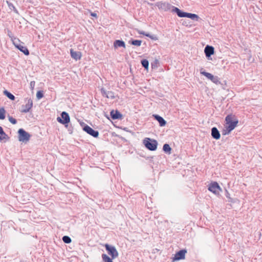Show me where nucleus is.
Returning a JSON list of instances; mask_svg holds the SVG:
<instances>
[{"instance_id": "obj_1", "label": "nucleus", "mask_w": 262, "mask_h": 262, "mask_svg": "<svg viewBox=\"0 0 262 262\" xmlns=\"http://www.w3.org/2000/svg\"><path fill=\"white\" fill-rule=\"evenodd\" d=\"M225 120L228 126L225 130H224L223 134L226 135L229 134L237 126L238 120L233 121L232 116L228 115L226 117Z\"/></svg>"}, {"instance_id": "obj_2", "label": "nucleus", "mask_w": 262, "mask_h": 262, "mask_svg": "<svg viewBox=\"0 0 262 262\" xmlns=\"http://www.w3.org/2000/svg\"><path fill=\"white\" fill-rule=\"evenodd\" d=\"M143 144L147 149L151 151L156 150L157 148L158 142L155 139L145 138L143 140Z\"/></svg>"}, {"instance_id": "obj_3", "label": "nucleus", "mask_w": 262, "mask_h": 262, "mask_svg": "<svg viewBox=\"0 0 262 262\" xmlns=\"http://www.w3.org/2000/svg\"><path fill=\"white\" fill-rule=\"evenodd\" d=\"M155 5L158 8V9L163 11H168L171 10L173 8V6L171 5L168 3L159 2L155 4Z\"/></svg>"}, {"instance_id": "obj_4", "label": "nucleus", "mask_w": 262, "mask_h": 262, "mask_svg": "<svg viewBox=\"0 0 262 262\" xmlns=\"http://www.w3.org/2000/svg\"><path fill=\"white\" fill-rule=\"evenodd\" d=\"M18 140L22 142L28 141L31 137L30 135L23 128H20L18 130Z\"/></svg>"}, {"instance_id": "obj_5", "label": "nucleus", "mask_w": 262, "mask_h": 262, "mask_svg": "<svg viewBox=\"0 0 262 262\" xmlns=\"http://www.w3.org/2000/svg\"><path fill=\"white\" fill-rule=\"evenodd\" d=\"M105 248L107 251L108 254L111 255L112 259H115L118 257L119 253L114 246H110L106 244L105 245Z\"/></svg>"}, {"instance_id": "obj_6", "label": "nucleus", "mask_w": 262, "mask_h": 262, "mask_svg": "<svg viewBox=\"0 0 262 262\" xmlns=\"http://www.w3.org/2000/svg\"><path fill=\"white\" fill-rule=\"evenodd\" d=\"M208 190L215 194H219L220 192L222 191L221 188L216 182H213L210 184Z\"/></svg>"}, {"instance_id": "obj_7", "label": "nucleus", "mask_w": 262, "mask_h": 262, "mask_svg": "<svg viewBox=\"0 0 262 262\" xmlns=\"http://www.w3.org/2000/svg\"><path fill=\"white\" fill-rule=\"evenodd\" d=\"M203 69H201L200 71V73L206 77L208 79L210 80L212 82L218 84L220 83L219 78L217 76H213L211 73L206 72L205 71H204L202 70Z\"/></svg>"}, {"instance_id": "obj_8", "label": "nucleus", "mask_w": 262, "mask_h": 262, "mask_svg": "<svg viewBox=\"0 0 262 262\" xmlns=\"http://www.w3.org/2000/svg\"><path fill=\"white\" fill-rule=\"evenodd\" d=\"M26 101L27 102L26 104L21 106V112L22 113L29 112L33 106V101L31 98L26 99Z\"/></svg>"}, {"instance_id": "obj_9", "label": "nucleus", "mask_w": 262, "mask_h": 262, "mask_svg": "<svg viewBox=\"0 0 262 262\" xmlns=\"http://www.w3.org/2000/svg\"><path fill=\"white\" fill-rule=\"evenodd\" d=\"M83 129L88 134L91 135L92 136L97 138L99 136V132L97 130H94L92 128L88 126V125H85L83 126Z\"/></svg>"}, {"instance_id": "obj_10", "label": "nucleus", "mask_w": 262, "mask_h": 262, "mask_svg": "<svg viewBox=\"0 0 262 262\" xmlns=\"http://www.w3.org/2000/svg\"><path fill=\"white\" fill-rule=\"evenodd\" d=\"M13 42L15 47L25 55H28L29 54V51L26 47L24 46L21 43H17L16 41L13 40Z\"/></svg>"}, {"instance_id": "obj_11", "label": "nucleus", "mask_w": 262, "mask_h": 262, "mask_svg": "<svg viewBox=\"0 0 262 262\" xmlns=\"http://www.w3.org/2000/svg\"><path fill=\"white\" fill-rule=\"evenodd\" d=\"M186 253L187 251L185 249L180 250L174 255V257L173 258V261L184 259L185 258V254Z\"/></svg>"}, {"instance_id": "obj_12", "label": "nucleus", "mask_w": 262, "mask_h": 262, "mask_svg": "<svg viewBox=\"0 0 262 262\" xmlns=\"http://www.w3.org/2000/svg\"><path fill=\"white\" fill-rule=\"evenodd\" d=\"M101 93L103 96L107 98L114 99L115 98L114 93L112 91H106L104 88L101 89Z\"/></svg>"}, {"instance_id": "obj_13", "label": "nucleus", "mask_w": 262, "mask_h": 262, "mask_svg": "<svg viewBox=\"0 0 262 262\" xmlns=\"http://www.w3.org/2000/svg\"><path fill=\"white\" fill-rule=\"evenodd\" d=\"M204 52L206 57L209 59V57L211 55H213L214 53V49L213 47L207 45L205 48Z\"/></svg>"}, {"instance_id": "obj_14", "label": "nucleus", "mask_w": 262, "mask_h": 262, "mask_svg": "<svg viewBox=\"0 0 262 262\" xmlns=\"http://www.w3.org/2000/svg\"><path fill=\"white\" fill-rule=\"evenodd\" d=\"M172 12H174L177 14L178 16L180 17H187L188 13L187 12H183L181 10H180L179 8L173 7L172 9L171 10Z\"/></svg>"}, {"instance_id": "obj_15", "label": "nucleus", "mask_w": 262, "mask_h": 262, "mask_svg": "<svg viewBox=\"0 0 262 262\" xmlns=\"http://www.w3.org/2000/svg\"><path fill=\"white\" fill-rule=\"evenodd\" d=\"M71 57L76 60H79L81 57V53L79 51H75L73 49L70 50Z\"/></svg>"}, {"instance_id": "obj_16", "label": "nucleus", "mask_w": 262, "mask_h": 262, "mask_svg": "<svg viewBox=\"0 0 262 262\" xmlns=\"http://www.w3.org/2000/svg\"><path fill=\"white\" fill-rule=\"evenodd\" d=\"M211 136L214 139L216 140L219 139L220 138V133L216 127H214L212 128Z\"/></svg>"}, {"instance_id": "obj_17", "label": "nucleus", "mask_w": 262, "mask_h": 262, "mask_svg": "<svg viewBox=\"0 0 262 262\" xmlns=\"http://www.w3.org/2000/svg\"><path fill=\"white\" fill-rule=\"evenodd\" d=\"M154 118L158 121L160 126H164L166 125V121L158 115H153Z\"/></svg>"}, {"instance_id": "obj_18", "label": "nucleus", "mask_w": 262, "mask_h": 262, "mask_svg": "<svg viewBox=\"0 0 262 262\" xmlns=\"http://www.w3.org/2000/svg\"><path fill=\"white\" fill-rule=\"evenodd\" d=\"M110 115L113 119H120L122 117L121 114L118 111H112Z\"/></svg>"}, {"instance_id": "obj_19", "label": "nucleus", "mask_w": 262, "mask_h": 262, "mask_svg": "<svg viewBox=\"0 0 262 262\" xmlns=\"http://www.w3.org/2000/svg\"><path fill=\"white\" fill-rule=\"evenodd\" d=\"M114 48H117L118 47H123L125 48V42L120 40H116L114 42Z\"/></svg>"}, {"instance_id": "obj_20", "label": "nucleus", "mask_w": 262, "mask_h": 262, "mask_svg": "<svg viewBox=\"0 0 262 262\" xmlns=\"http://www.w3.org/2000/svg\"><path fill=\"white\" fill-rule=\"evenodd\" d=\"M61 118L57 117V120L58 122L66 125V111H63L61 114Z\"/></svg>"}, {"instance_id": "obj_21", "label": "nucleus", "mask_w": 262, "mask_h": 262, "mask_svg": "<svg viewBox=\"0 0 262 262\" xmlns=\"http://www.w3.org/2000/svg\"><path fill=\"white\" fill-rule=\"evenodd\" d=\"M163 150L166 154H171V148L170 147L169 145L168 144H165L163 145Z\"/></svg>"}, {"instance_id": "obj_22", "label": "nucleus", "mask_w": 262, "mask_h": 262, "mask_svg": "<svg viewBox=\"0 0 262 262\" xmlns=\"http://www.w3.org/2000/svg\"><path fill=\"white\" fill-rule=\"evenodd\" d=\"M6 3L8 5L9 8L10 10H13L15 13H17V14L18 13L17 10L16 9V8L15 7V6L13 5V4H12L11 3H10V2L8 1H6Z\"/></svg>"}, {"instance_id": "obj_23", "label": "nucleus", "mask_w": 262, "mask_h": 262, "mask_svg": "<svg viewBox=\"0 0 262 262\" xmlns=\"http://www.w3.org/2000/svg\"><path fill=\"white\" fill-rule=\"evenodd\" d=\"M4 94L11 100H15V96L11 94L10 92H8L7 90H5L4 91Z\"/></svg>"}, {"instance_id": "obj_24", "label": "nucleus", "mask_w": 262, "mask_h": 262, "mask_svg": "<svg viewBox=\"0 0 262 262\" xmlns=\"http://www.w3.org/2000/svg\"><path fill=\"white\" fill-rule=\"evenodd\" d=\"M102 258L103 262H113V259L112 258H110L106 254H102Z\"/></svg>"}, {"instance_id": "obj_25", "label": "nucleus", "mask_w": 262, "mask_h": 262, "mask_svg": "<svg viewBox=\"0 0 262 262\" xmlns=\"http://www.w3.org/2000/svg\"><path fill=\"white\" fill-rule=\"evenodd\" d=\"M7 137V135L4 132L2 127L0 126V141L5 139Z\"/></svg>"}, {"instance_id": "obj_26", "label": "nucleus", "mask_w": 262, "mask_h": 262, "mask_svg": "<svg viewBox=\"0 0 262 262\" xmlns=\"http://www.w3.org/2000/svg\"><path fill=\"white\" fill-rule=\"evenodd\" d=\"M6 111L4 107L0 108V119L4 120L5 118Z\"/></svg>"}, {"instance_id": "obj_27", "label": "nucleus", "mask_w": 262, "mask_h": 262, "mask_svg": "<svg viewBox=\"0 0 262 262\" xmlns=\"http://www.w3.org/2000/svg\"><path fill=\"white\" fill-rule=\"evenodd\" d=\"M187 17L196 20H198L199 18V17L198 15L189 13H188Z\"/></svg>"}, {"instance_id": "obj_28", "label": "nucleus", "mask_w": 262, "mask_h": 262, "mask_svg": "<svg viewBox=\"0 0 262 262\" xmlns=\"http://www.w3.org/2000/svg\"><path fill=\"white\" fill-rule=\"evenodd\" d=\"M142 43V41L140 40H134L131 42V44L137 47H139L141 46Z\"/></svg>"}, {"instance_id": "obj_29", "label": "nucleus", "mask_w": 262, "mask_h": 262, "mask_svg": "<svg viewBox=\"0 0 262 262\" xmlns=\"http://www.w3.org/2000/svg\"><path fill=\"white\" fill-rule=\"evenodd\" d=\"M142 66L146 69L148 68V61L147 59H143L141 61Z\"/></svg>"}, {"instance_id": "obj_30", "label": "nucleus", "mask_w": 262, "mask_h": 262, "mask_svg": "<svg viewBox=\"0 0 262 262\" xmlns=\"http://www.w3.org/2000/svg\"><path fill=\"white\" fill-rule=\"evenodd\" d=\"M138 33L140 34H142L146 36L149 37V38H150L152 39H154V40L156 39V38L150 35L149 34L146 33L145 32H144L143 31H138Z\"/></svg>"}, {"instance_id": "obj_31", "label": "nucleus", "mask_w": 262, "mask_h": 262, "mask_svg": "<svg viewBox=\"0 0 262 262\" xmlns=\"http://www.w3.org/2000/svg\"><path fill=\"white\" fill-rule=\"evenodd\" d=\"M9 121L13 124H15L17 123V121L15 119L13 118L12 116H8Z\"/></svg>"}, {"instance_id": "obj_32", "label": "nucleus", "mask_w": 262, "mask_h": 262, "mask_svg": "<svg viewBox=\"0 0 262 262\" xmlns=\"http://www.w3.org/2000/svg\"><path fill=\"white\" fill-rule=\"evenodd\" d=\"M43 96V94L42 91H39L37 92L36 97L37 99H40Z\"/></svg>"}, {"instance_id": "obj_33", "label": "nucleus", "mask_w": 262, "mask_h": 262, "mask_svg": "<svg viewBox=\"0 0 262 262\" xmlns=\"http://www.w3.org/2000/svg\"><path fill=\"white\" fill-rule=\"evenodd\" d=\"M35 82L34 81H32L30 82V87L32 89H33L35 86Z\"/></svg>"}, {"instance_id": "obj_34", "label": "nucleus", "mask_w": 262, "mask_h": 262, "mask_svg": "<svg viewBox=\"0 0 262 262\" xmlns=\"http://www.w3.org/2000/svg\"><path fill=\"white\" fill-rule=\"evenodd\" d=\"M71 242V239L70 237L67 236V244L70 243Z\"/></svg>"}, {"instance_id": "obj_35", "label": "nucleus", "mask_w": 262, "mask_h": 262, "mask_svg": "<svg viewBox=\"0 0 262 262\" xmlns=\"http://www.w3.org/2000/svg\"><path fill=\"white\" fill-rule=\"evenodd\" d=\"M70 116L68 113H67V124L70 122Z\"/></svg>"}, {"instance_id": "obj_36", "label": "nucleus", "mask_w": 262, "mask_h": 262, "mask_svg": "<svg viewBox=\"0 0 262 262\" xmlns=\"http://www.w3.org/2000/svg\"><path fill=\"white\" fill-rule=\"evenodd\" d=\"M91 16H92L93 17H97V14L95 13L91 12Z\"/></svg>"}, {"instance_id": "obj_37", "label": "nucleus", "mask_w": 262, "mask_h": 262, "mask_svg": "<svg viewBox=\"0 0 262 262\" xmlns=\"http://www.w3.org/2000/svg\"><path fill=\"white\" fill-rule=\"evenodd\" d=\"M11 32L10 31H8V35L11 38V39H12V36L11 35Z\"/></svg>"}, {"instance_id": "obj_38", "label": "nucleus", "mask_w": 262, "mask_h": 262, "mask_svg": "<svg viewBox=\"0 0 262 262\" xmlns=\"http://www.w3.org/2000/svg\"><path fill=\"white\" fill-rule=\"evenodd\" d=\"M63 242L66 243V235L63 236L62 238Z\"/></svg>"}, {"instance_id": "obj_39", "label": "nucleus", "mask_w": 262, "mask_h": 262, "mask_svg": "<svg viewBox=\"0 0 262 262\" xmlns=\"http://www.w3.org/2000/svg\"><path fill=\"white\" fill-rule=\"evenodd\" d=\"M153 66H154V65L152 64H151L152 68H153Z\"/></svg>"}]
</instances>
